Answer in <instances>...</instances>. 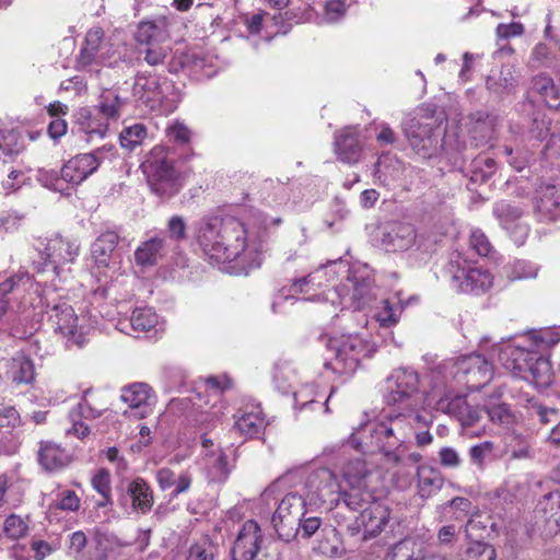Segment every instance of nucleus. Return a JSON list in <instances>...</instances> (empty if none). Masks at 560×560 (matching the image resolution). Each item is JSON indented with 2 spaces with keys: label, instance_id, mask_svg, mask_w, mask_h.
I'll return each mask as SVG.
<instances>
[{
  "label": "nucleus",
  "instance_id": "f257e3e1",
  "mask_svg": "<svg viewBox=\"0 0 560 560\" xmlns=\"http://www.w3.org/2000/svg\"><path fill=\"white\" fill-rule=\"evenodd\" d=\"M197 243L203 255L213 264L231 262L244 257L255 261L244 223L233 217L202 219L196 229Z\"/></svg>",
  "mask_w": 560,
  "mask_h": 560
},
{
  "label": "nucleus",
  "instance_id": "f03ea898",
  "mask_svg": "<svg viewBox=\"0 0 560 560\" xmlns=\"http://www.w3.org/2000/svg\"><path fill=\"white\" fill-rule=\"evenodd\" d=\"M407 410L395 408L386 419L378 422H370L364 431L369 432V441L364 443L366 452H380L388 463L397 465L401 462L404 443L411 431Z\"/></svg>",
  "mask_w": 560,
  "mask_h": 560
},
{
  "label": "nucleus",
  "instance_id": "7ed1b4c3",
  "mask_svg": "<svg viewBox=\"0 0 560 560\" xmlns=\"http://www.w3.org/2000/svg\"><path fill=\"white\" fill-rule=\"evenodd\" d=\"M387 406L411 412L420 407L423 399L420 394L419 374L410 369H396L385 380L382 388Z\"/></svg>",
  "mask_w": 560,
  "mask_h": 560
},
{
  "label": "nucleus",
  "instance_id": "20e7f679",
  "mask_svg": "<svg viewBox=\"0 0 560 560\" xmlns=\"http://www.w3.org/2000/svg\"><path fill=\"white\" fill-rule=\"evenodd\" d=\"M151 189L162 198L174 196L180 188L178 172L165 147L156 145L141 165Z\"/></svg>",
  "mask_w": 560,
  "mask_h": 560
},
{
  "label": "nucleus",
  "instance_id": "39448f33",
  "mask_svg": "<svg viewBox=\"0 0 560 560\" xmlns=\"http://www.w3.org/2000/svg\"><path fill=\"white\" fill-rule=\"evenodd\" d=\"M328 350L335 357L331 361L325 362V368L339 374L354 372L360 361L371 357L375 351L372 345L358 335L329 339Z\"/></svg>",
  "mask_w": 560,
  "mask_h": 560
},
{
  "label": "nucleus",
  "instance_id": "423d86ee",
  "mask_svg": "<svg viewBox=\"0 0 560 560\" xmlns=\"http://www.w3.org/2000/svg\"><path fill=\"white\" fill-rule=\"evenodd\" d=\"M306 498L314 504L334 508L341 500V486L335 472L328 468L314 469L305 476Z\"/></svg>",
  "mask_w": 560,
  "mask_h": 560
},
{
  "label": "nucleus",
  "instance_id": "0eeeda50",
  "mask_svg": "<svg viewBox=\"0 0 560 560\" xmlns=\"http://www.w3.org/2000/svg\"><path fill=\"white\" fill-rule=\"evenodd\" d=\"M305 514V498L296 492L284 495L272 515V524L279 538L285 541L295 538Z\"/></svg>",
  "mask_w": 560,
  "mask_h": 560
},
{
  "label": "nucleus",
  "instance_id": "6e6552de",
  "mask_svg": "<svg viewBox=\"0 0 560 560\" xmlns=\"http://www.w3.org/2000/svg\"><path fill=\"white\" fill-rule=\"evenodd\" d=\"M439 128L438 119L425 117L411 119L404 130L412 150L423 158H431L440 148Z\"/></svg>",
  "mask_w": 560,
  "mask_h": 560
},
{
  "label": "nucleus",
  "instance_id": "1a4fd4ad",
  "mask_svg": "<svg viewBox=\"0 0 560 560\" xmlns=\"http://www.w3.org/2000/svg\"><path fill=\"white\" fill-rule=\"evenodd\" d=\"M47 313L55 331L59 332L66 339L68 348H81L85 343V337L82 328L78 325V316L73 307L63 299L50 306L49 301H46Z\"/></svg>",
  "mask_w": 560,
  "mask_h": 560
},
{
  "label": "nucleus",
  "instance_id": "9d476101",
  "mask_svg": "<svg viewBox=\"0 0 560 560\" xmlns=\"http://www.w3.org/2000/svg\"><path fill=\"white\" fill-rule=\"evenodd\" d=\"M453 288L462 293L480 294L488 291L493 284L491 273L481 267L460 265L458 260H451L446 267Z\"/></svg>",
  "mask_w": 560,
  "mask_h": 560
},
{
  "label": "nucleus",
  "instance_id": "9b49d317",
  "mask_svg": "<svg viewBox=\"0 0 560 560\" xmlns=\"http://www.w3.org/2000/svg\"><path fill=\"white\" fill-rule=\"evenodd\" d=\"M453 376L470 390H480L493 375L492 364L481 354L459 358L453 365Z\"/></svg>",
  "mask_w": 560,
  "mask_h": 560
},
{
  "label": "nucleus",
  "instance_id": "f8f14e48",
  "mask_svg": "<svg viewBox=\"0 0 560 560\" xmlns=\"http://www.w3.org/2000/svg\"><path fill=\"white\" fill-rule=\"evenodd\" d=\"M389 520V508L380 501H373L349 525V530L352 535L362 533L364 540L372 539L385 529Z\"/></svg>",
  "mask_w": 560,
  "mask_h": 560
},
{
  "label": "nucleus",
  "instance_id": "ddd939ff",
  "mask_svg": "<svg viewBox=\"0 0 560 560\" xmlns=\"http://www.w3.org/2000/svg\"><path fill=\"white\" fill-rule=\"evenodd\" d=\"M108 407L106 404L98 402L94 399L92 390H85L80 402L69 412L71 427L67 429V434L83 439L90 434V428L84 420H94L100 418Z\"/></svg>",
  "mask_w": 560,
  "mask_h": 560
},
{
  "label": "nucleus",
  "instance_id": "4468645a",
  "mask_svg": "<svg viewBox=\"0 0 560 560\" xmlns=\"http://www.w3.org/2000/svg\"><path fill=\"white\" fill-rule=\"evenodd\" d=\"M168 88L170 85L164 78L137 75L132 86V96L139 105L155 110L163 104L165 90Z\"/></svg>",
  "mask_w": 560,
  "mask_h": 560
},
{
  "label": "nucleus",
  "instance_id": "2eb2a0df",
  "mask_svg": "<svg viewBox=\"0 0 560 560\" xmlns=\"http://www.w3.org/2000/svg\"><path fill=\"white\" fill-rule=\"evenodd\" d=\"M358 126H346L334 133V152L338 161L355 164L363 155L364 143Z\"/></svg>",
  "mask_w": 560,
  "mask_h": 560
},
{
  "label": "nucleus",
  "instance_id": "dca6fc26",
  "mask_svg": "<svg viewBox=\"0 0 560 560\" xmlns=\"http://www.w3.org/2000/svg\"><path fill=\"white\" fill-rule=\"evenodd\" d=\"M418 240L416 228L406 222H390L382 228L380 243L386 252H406Z\"/></svg>",
  "mask_w": 560,
  "mask_h": 560
},
{
  "label": "nucleus",
  "instance_id": "f3484780",
  "mask_svg": "<svg viewBox=\"0 0 560 560\" xmlns=\"http://www.w3.org/2000/svg\"><path fill=\"white\" fill-rule=\"evenodd\" d=\"M262 541L259 525L253 521H246L231 549L232 560H254Z\"/></svg>",
  "mask_w": 560,
  "mask_h": 560
},
{
  "label": "nucleus",
  "instance_id": "a211bd4d",
  "mask_svg": "<svg viewBox=\"0 0 560 560\" xmlns=\"http://www.w3.org/2000/svg\"><path fill=\"white\" fill-rule=\"evenodd\" d=\"M121 400L130 408V416L143 419L152 412L155 400L151 388L144 383H135L121 389Z\"/></svg>",
  "mask_w": 560,
  "mask_h": 560
},
{
  "label": "nucleus",
  "instance_id": "6ab92c4d",
  "mask_svg": "<svg viewBox=\"0 0 560 560\" xmlns=\"http://www.w3.org/2000/svg\"><path fill=\"white\" fill-rule=\"evenodd\" d=\"M101 161L94 153L78 154L67 161L61 167V178L72 185H79L92 175Z\"/></svg>",
  "mask_w": 560,
  "mask_h": 560
},
{
  "label": "nucleus",
  "instance_id": "aec40b11",
  "mask_svg": "<svg viewBox=\"0 0 560 560\" xmlns=\"http://www.w3.org/2000/svg\"><path fill=\"white\" fill-rule=\"evenodd\" d=\"M537 353L509 343L500 349L499 361L508 371L522 378Z\"/></svg>",
  "mask_w": 560,
  "mask_h": 560
},
{
  "label": "nucleus",
  "instance_id": "412c9836",
  "mask_svg": "<svg viewBox=\"0 0 560 560\" xmlns=\"http://www.w3.org/2000/svg\"><path fill=\"white\" fill-rule=\"evenodd\" d=\"M37 459L44 470L56 472L67 467L72 457L60 444L52 441H42L37 451Z\"/></svg>",
  "mask_w": 560,
  "mask_h": 560
},
{
  "label": "nucleus",
  "instance_id": "4be33fe9",
  "mask_svg": "<svg viewBox=\"0 0 560 560\" xmlns=\"http://www.w3.org/2000/svg\"><path fill=\"white\" fill-rule=\"evenodd\" d=\"M536 211L540 220L560 219V188L551 184H541L536 190Z\"/></svg>",
  "mask_w": 560,
  "mask_h": 560
},
{
  "label": "nucleus",
  "instance_id": "5701e85b",
  "mask_svg": "<svg viewBox=\"0 0 560 560\" xmlns=\"http://www.w3.org/2000/svg\"><path fill=\"white\" fill-rule=\"evenodd\" d=\"M170 39V21L166 16H156L139 23L136 40L140 45L164 44Z\"/></svg>",
  "mask_w": 560,
  "mask_h": 560
},
{
  "label": "nucleus",
  "instance_id": "b1692460",
  "mask_svg": "<svg viewBox=\"0 0 560 560\" xmlns=\"http://www.w3.org/2000/svg\"><path fill=\"white\" fill-rule=\"evenodd\" d=\"M104 45V32L100 27L91 28L84 39V44L77 58L79 68H85L92 65H100L104 61L102 48Z\"/></svg>",
  "mask_w": 560,
  "mask_h": 560
},
{
  "label": "nucleus",
  "instance_id": "393cba45",
  "mask_svg": "<svg viewBox=\"0 0 560 560\" xmlns=\"http://www.w3.org/2000/svg\"><path fill=\"white\" fill-rule=\"evenodd\" d=\"M22 423L19 411L12 406L0 405V451L11 452L16 446L14 430Z\"/></svg>",
  "mask_w": 560,
  "mask_h": 560
},
{
  "label": "nucleus",
  "instance_id": "a878e982",
  "mask_svg": "<svg viewBox=\"0 0 560 560\" xmlns=\"http://www.w3.org/2000/svg\"><path fill=\"white\" fill-rule=\"evenodd\" d=\"M126 493L131 500V508L135 512L148 514L154 503L153 490L141 477L127 482Z\"/></svg>",
  "mask_w": 560,
  "mask_h": 560
},
{
  "label": "nucleus",
  "instance_id": "bb28decb",
  "mask_svg": "<svg viewBox=\"0 0 560 560\" xmlns=\"http://www.w3.org/2000/svg\"><path fill=\"white\" fill-rule=\"evenodd\" d=\"M536 514L545 523L549 533L560 530V491L545 494L537 503Z\"/></svg>",
  "mask_w": 560,
  "mask_h": 560
},
{
  "label": "nucleus",
  "instance_id": "cd10ccee",
  "mask_svg": "<svg viewBox=\"0 0 560 560\" xmlns=\"http://www.w3.org/2000/svg\"><path fill=\"white\" fill-rule=\"evenodd\" d=\"M78 245L69 242L60 235H54L48 238L45 246L47 259L54 264V270L57 272L59 264L70 262L78 255Z\"/></svg>",
  "mask_w": 560,
  "mask_h": 560
},
{
  "label": "nucleus",
  "instance_id": "c85d7f7f",
  "mask_svg": "<svg viewBox=\"0 0 560 560\" xmlns=\"http://www.w3.org/2000/svg\"><path fill=\"white\" fill-rule=\"evenodd\" d=\"M75 121L80 131L86 135L88 141L104 138L108 130V121L103 116L97 117L89 107H82L75 113Z\"/></svg>",
  "mask_w": 560,
  "mask_h": 560
},
{
  "label": "nucleus",
  "instance_id": "c756f323",
  "mask_svg": "<svg viewBox=\"0 0 560 560\" xmlns=\"http://www.w3.org/2000/svg\"><path fill=\"white\" fill-rule=\"evenodd\" d=\"M445 412L456 418L463 427H472L479 422L483 416V409L470 406L465 397L457 396L445 406Z\"/></svg>",
  "mask_w": 560,
  "mask_h": 560
},
{
  "label": "nucleus",
  "instance_id": "7c9ffc66",
  "mask_svg": "<svg viewBox=\"0 0 560 560\" xmlns=\"http://www.w3.org/2000/svg\"><path fill=\"white\" fill-rule=\"evenodd\" d=\"M385 560H428L424 542L416 537H407L392 547Z\"/></svg>",
  "mask_w": 560,
  "mask_h": 560
},
{
  "label": "nucleus",
  "instance_id": "2f4dec72",
  "mask_svg": "<svg viewBox=\"0 0 560 560\" xmlns=\"http://www.w3.org/2000/svg\"><path fill=\"white\" fill-rule=\"evenodd\" d=\"M444 485V477L438 468L420 465L417 469V488L421 498L434 495Z\"/></svg>",
  "mask_w": 560,
  "mask_h": 560
},
{
  "label": "nucleus",
  "instance_id": "473e14b6",
  "mask_svg": "<svg viewBox=\"0 0 560 560\" xmlns=\"http://www.w3.org/2000/svg\"><path fill=\"white\" fill-rule=\"evenodd\" d=\"M119 235L117 232L108 230L102 233L91 246V255L95 264L100 267H107L113 253L118 244Z\"/></svg>",
  "mask_w": 560,
  "mask_h": 560
},
{
  "label": "nucleus",
  "instance_id": "72a5a7b5",
  "mask_svg": "<svg viewBox=\"0 0 560 560\" xmlns=\"http://www.w3.org/2000/svg\"><path fill=\"white\" fill-rule=\"evenodd\" d=\"M522 380L532 383L540 389L549 387L553 381V372L549 360L537 353Z\"/></svg>",
  "mask_w": 560,
  "mask_h": 560
},
{
  "label": "nucleus",
  "instance_id": "f704fd0d",
  "mask_svg": "<svg viewBox=\"0 0 560 560\" xmlns=\"http://www.w3.org/2000/svg\"><path fill=\"white\" fill-rule=\"evenodd\" d=\"M264 428L265 419L259 406H255L250 410H240V415L236 416L234 429L242 435L256 436Z\"/></svg>",
  "mask_w": 560,
  "mask_h": 560
},
{
  "label": "nucleus",
  "instance_id": "c9c22d12",
  "mask_svg": "<svg viewBox=\"0 0 560 560\" xmlns=\"http://www.w3.org/2000/svg\"><path fill=\"white\" fill-rule=\"evenodd\" d=\"M31 287H33V282L26 275L13 276L0 283V319L7 313L9 307L10 299L8 295L25 291Z\"/></svg>",
  "mask_w": 560,
  "mask_h": 560
},
{
  "label": "nucleus",
  "instance_id": "e433bc0d",
  "mask_svg": "<svg viewBox=\"0 0 560 560\" xmlns=\"http://www.w3.org/2000/svg\"><path fill=\"white\" fill-rule=\"evenodd\" d=\"M125 100L116 92L105 90L98 97L95 106L97 114L103 116L107 121L117 120L120 117L121 109L125 106Z\"/></svg>",
  "mask_w": 560,
  "mask_h": 560
},
{
  "label": "nucleus",
  "instance_id": "4c0bfd02",
  "mask_svg": "<svg viewBox=\"0 0 560 560\" xmlns=\"http://www.w3.org/2000/svg\"><path fill=\"white\" fill-rule=\"evenodd\" d=\"M349 486V490H341V499L350 510L359 511L361 513L364 508L375 501L364 483Z\"/></svg>",
  "mask_w": 560,
  "mask_h": 560
},
{
  "label": "nucleus",
  "instance_id": "58836bf2",
  "mask_svg": "<svg viewBox=\"0 0 560 560\" xmlns=\"http://www.w3.org/2000/svg\"><path fill=\"white\" fill-rule=\"evenodd\" d=\"M9 374L16 384L31 383L35 376L33 361L24 354L13 357L9 364Z\"/></svg>",
  "mask_w": 560,
  "mask_h": 560
},
{
  "label": "nucleus",
  "instance_id": "ea45409f",
  "mask_svg": "<svg viewBox=\"0 0 560 560\" xmlns=\"http://www.w3.org/2000/svg\"><path fill=\"white\" fill-rule=\"evenodd\" d=\"M165 246V240L152 237L143 242L135 253V259L138 265L152 266L156 264Z\"/></svg>",
  "mask_w": 560,
  "mask_h": 560
},
{
  "label": "nucleus",
  "instance_id": "a19ab883",
  "mask_svg": "<svg viewBox=\"0 0 560 560\" xmlns=\"http://www.w3.org/2000/svg\"><path fill=\"white\" fill-rule=\"evenodd\" d=\"M24 143L22 137L11 130L3 133L0 138V161L3 163L14 162L23 152Z\"/></svg>",
  "mask_w": 560,
  "mask_h": 560
},
{
  "label": "nucleus",
  "instance_id": "79ce46f5",
  "mask_svg": "<svg viewBox=\"0 0 560 560\" xmlns=\"http://www.w3.org/2000/svg\"><path fill=\"white\" fill-rule=\"evenodd\" d=\"M207 474L210 482L222 483L226 481L230 475V467L228 456L222 451L218 455L212 453L209 456Z\"/></svg>",
  "mask_w": 560,
  "mask_h": 560
},
{
  "label": "nucleus",
  "instance_id": "37998d69",
  "mask_svg": "<svg viewBox=\"0 0 560 560\" xmlns=\"http://www.w3.org/2000/svg\"><path fill=\"white\" fill-rule=\"evenodd\" d=\"M493 215L504 229L509 230L513 223H516L522 218L523 209L506 200H501L495 202Z\"/></svg>",
  "mask_w": 560,
  "mask_h": 560
},
{
  "label": "nucleus",
  "instance_id": "c03bdc74",
  "mask_svg": "<svg viewBox=\"0 0 560 560\" xmlns=\"http://www.w3.org/2000/svg\"><path fill=\"white\" fill-rule=\"evenodd\" d=\"M533 89L539 93L550 107H559L556 101L559 98V91L556 88L553 80L546 74H538L533 78Z\"/></svg>",
  "mask_w": 560,
  "mask_h": 560
},
{
  "label": "nucleus",
  "instance_id": "a18cd8bd",
  "mask_svg": "<svg viewBox=\"0 0 560 560\" xmlns=\"http://www.w3.org/2000/svg\"><path fill=\"white\" fill-rule=\"evenodd\" d=\"M148 136V129L143 124H133L125 127L119 135V142L122 148L132 151L141 145Z\"/></svg>",
  "mask_w": 560,
  "mask_h": 560
},
{
  "label": "nucleus",
  "instance_id": "49530a36",
  "mask_svg": "<svg viewBox=\"0 0 560 560\" xmlns=\"http://www.w3.org/2000/svg\"><path fill=\"white\" fill-rule=\"evenodd\" d=\"M158 323L156 314L148 307L136 308L129 319V325L135 332H147Z\"/></svg>",
  "mask_w": 560,
  "mask_h": 560
},
{
  "label": "nucleus",
  "instance_id": "de8ad7c7",
  "mask_svg": "<svg viewBox=\"0 0 560 560\" xmlns=\"http://www.w3.org/2000/svg\"><path fill=\"white\" fill-rule=\"evenodd\" d=\"M93 489L101 494L102 500L97 502L98 508H105L112 503L110 474L107 469H98L92 478Z\"/></svg>",
  "mask_w": 560,
  "mask_h": 560
},
{
  "label": "nucleus",
  "instance_id": "09e8293b",
  "mask_svg": "<svg viewBox=\"0 0 560 560\" xmlns=\"http://www.w3.org/2000/svg\"><path fill=\"white\" fill-rule=\"evenodd\" d=\"M30 530L28 517L23 518L18 514H10L3 524L4 535L12 540L24 538Z\"/></svg>",
  "mask_w": 560,
  "mask_h": 560
},
{
  "label": "nucleus",
  "instance_id": "8fccbe9b",
  "mask_svg": "<svg viewBox=\"0 0 560 560\" xmlns=\"http://www.w3.org/2000/svg\"><path fill=\"white\" fill-rule=\"evenodd\" d=\"M218 547L207 537L191 545L186 560H215Z\"/></svg>",
  "mask_w": 560,
  "mask_h": 560
},
{
  "label": "nucleus",
  "instance_id": "3c124183",
  "mask_svg": "<svg viewBox=\"0 0 560 560\" xmlns=\"http://www.w3.org/2000/svg\"><path fill=\"white\" fill-rule=\"evenodd\" d=\"M342 472L348 485H357L364 483V479L366 478L369 470L365 462L361 458H357L349 460L345 465Z\"/></svg>",
  "mask_w": 560,
  "mask_h": 560
},
{
  "label": "nucleus",
  "instance_id": "603ef678",
  "mask_svg": "<svg viewBox=\"0 0 560 560\" xmlns=\"http://www.w3.org/2000/svg\"><path fill=\"white\" fill-rule=\"evenodd\" d=\"M494 548L483 541H474L465 550L462 560H494Z\"/></svg>",
  "mask_w": 560,
  "mask_h": 560
},
{
  "label": "nucleus",
  "instance_id": "864d4df0",
  "mask_svg": "<svg viewBox=\"0 0 560 560\" xmlns=\"http://www.w3.org/2000/svg\"><path fill=\"white\" fill-rule=\"evenodd\" d=\"M539 271L538 266L526 260H516L511 267L510 279L511 280H526L534 279L537 277Z\"/></svg>",
  "mask_w": 560,
  "mask_h": 560
},
{
  "label": "nucleus",
  "instance_id": "5fc2aeb1",
  "mask_svg": "<svg viewBox=\"0 0 560 560\" xmlns=\"http://www.w3.org/2000/svg\"><path fill=\"white\" fill-rule=\"evenodd\" d=\"M80 502L73 490L65 489L57 494L51 505L58 510L74 512L79 510Z\"/></svg>",
  "mask_w": 560,
  "mask_h": 560
},
{
  "label": "nucleus",
  "instance_id": "6e6d98bb",
  "mask_svg": "<svg viewBox=\"0 0 560 560\" xmlns=\"http://www.w3.org/2000/svg\"><path fill=\"white\" fill-rule=\"evenodd\" d=\"M166 137L168 141L178 145H185L190 142L191 131L190 129L180 121H175L170 125L166 130Z\"/></svg>",
  "mask_w": 560,
  "mask_h": 560
},
{
  "label": "nucleus",
  "instance_id": "4d7b16f0",
  "mask_svg": "<svg viewBox=\"0 0 560 560\" xmlns=\"http://www.w3.org/2000/svg\"><path fill=\"white\" fill-rule=\"evenodd\" d=\"M166 234L174 242H182L187 238V223L180 215H172L166 223Z\"/></svg>",
  "mask_w": 560,
  "mask_h": 560
},
{
  "label": "nucleus",
  "instance_id": "13d9d810",
  "mask_svg": "<svg viewBox=\"0 0 560 560\" xmlns=\"http://www.w3.org/2000/svg\"><path fill=\"white\" fill-rule=\"evenodd\" d=\"M170 50V47L163 46V44L145 45V48L141 49L140 54L144 55L143 58L148 65L158 66L165 61Z\"/></svg>",
  "mask_w": 560,
  "mask_h": 560
},
{
  "label": "nucleus",
  "instance_id": "bf43d9fd",
  "mask_svg": "<svg viewBox=\"0 0 560 560\" xmlns=\"http://www.w3.org/2000/svg\"><path fill=\"white\" fill-rule=\"evenodd\" d=\"M494 451V444L490 441L476 444L470 447L469 456L474 464L483 467L486 458Z\"/></svg>",
  "mask_w": 560,
  "mask_h": 560
},
{
  "label": "nucleus",
  "instance_id": "052dcab7",
  "mask_svg": "<svg viewBox=\"0 0 560 560\" xmlns=\"http://www.w3.org/2000/svg\"><path fill=\"white\" fill-rule=\"evenodd\" d=\"M88 538L82 530H77L69 536L68 553L81 560L83 550L86 547Z\"/></svg>",
  "mask_w": 560,
  "mask_h": 560
},
{
  "label": "nucleus",
  "instance_id": "680f3d73",
  "mask_svg": "<svg viewBox=\"0 0 560 560\" xmlns=\"http://www.w3.org/2000/svg\"><path fill=\"white\" fill-rule=\"evenodd\" d=\"M470 247L479 255V256H488L492 249V246L486 236V234L480 230H475L470 234L469 238Z\"/></svg>",
  "mask_w": 560,
  "mask_h": 560
},
{
  "label": "nucleus",
  "instance_id": "e2e57ef3",
  "mask_svg": "<svg viewBox=\"0 0 560 560\" xmlns=\"http://www.w3.org/2000/svg\"><path fill=\"white\" fill-rule=\"evenodd\" d=\"M483 415H487L491 422L500 424L509 423L512 417L510 409L503 404L483 409Z\"/></svg>",
  "mask_w": 560,
  "mask_h": 560
},
{
  "label": "nucleus",
  "instance_id": "0e129e2a",
  "mask_svg": "<svg viewBox=\"0 0 560 560\" xmlns=\"http://www.w3.org/2000/svg\"><path fill=\"white\" fill-rule=\"evenodd\" d=\"M322 525V518L318 516H307L305 514L302 517L301 524H300V530L301 535L304 538H310L313 536L320 527Z\"/></svg>",
  "mask_w": 560,
  "mask_h": 560
},
{
  "label": "nucleus",
  "instance_id": "69168bd1",
  "mask_svg": "<svg viewBox=\"0 0 560 560\" xmlns=\"http://www.w3.org/2000/svg\"><path fill=\"white\" fill-rule=\"evenodd\" d=\"M294 404L300 409H305L315 402L314 388L312 386H304L294 393Z\"/></svg>",
  "mask_w": 560,
  "mask_h": 560
},
{
  "label": "nucleus",
  "instance_id": "338daca9",
  "mask_svg": "<svg viewBox=\"0 0 560 560\" xmlns=\"http://www.w3.org/2000/svg\"><path fill=\"white\" fill-rule=\"evenodd\" d=\"M346 13L343 0H328L325 4V14L329 21H337Z\"/></svg>",
  "mask_w": 560,
  "mask_h": 560
},
{
  "label": "nucleus",
  "instance_id": "774afa93",
  "mask_svg": "<svg viewBox=\"0 0 560 560\" xmlns=\"http://www.w3.org/2000/svg\"><path fill=\"white\" fill-rule=\"evenodd\" d=\"M439 459L444 467L455 468L460 464V458L456 450L448 446L440 450Z\"/></svg>",
  "mask_w": 560,
  "mask_h": 560
}]
</instances>
